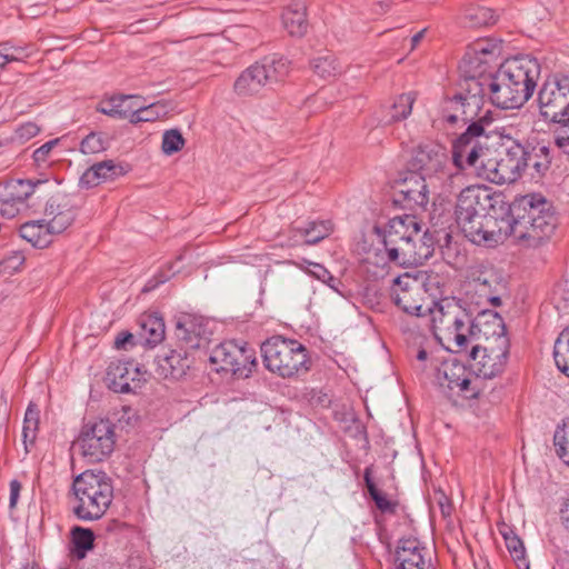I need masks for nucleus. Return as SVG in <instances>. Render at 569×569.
Instances as JSON below:
<instances>
[{
    "label": "nucleus",
    "mask_w": 569,
    "mask_h": 569,
    "mask_svg": "<svg viewBox=\"0 0 569 569\" xmlns=\"http://www.w3.org/2000/svg\"><path fill=\"white\" fill-rule=\"evenodd\" d=\"M333 280L335 281H326L325 283L330 287L333 291L338 292L341 295L340 290H339V287L342 284L340 279L336 278L333 276Z\"/></svg>",
    "instance_id": "61"
},
{
    "label": "nucleus",
    "mask_w": 569,
    "mask_h": 569,
    "mask_svg": "<svg viewBox=\"0 0 569 569\" xmlns=\"http://www.w3.org/2000/svg\"><path fill=\"white\" fill-rule=\"evenodd\" d=\"M240 352L241 357H237L238 363L234 366L239 367L240 370L231 373L238 378H248L257 367L256 351L244 342L240 345Z\"/></svg>",
    "instance_id": "45"
},
{
    "label": "nucleus",
    "mask_w": 569,
    "mask_h": 569,
    "mask_svg": "<svg viewBox=\"0 0 569 569\" xmlns=\"http://www.w3.org/2000/svg\"><path fill=\"white\" fill-rule=\"evenodd\" d=\"M266 368L282 378L308 371V350L299 341L273 336L261 345Z\"/></svg>",
    "instance_id": "7"
},
{
    "label": "nucleus",
    "mask_w": 569,
    "mask_h": 569,
    "mask_svg": "<svg viewBox=\"0 0 569 569\" xmlns=\"http://www.w3.org/2000/svg\"><path fill=\"white\" fill-rule=\"evenodd\" d=\"M559 515L561 523L567 530H569V497L561 503Z\"/></svg>",
    "instance_id": "58"
},
{
    "label": "nucleus",
    "mask_w": 569,
    "mask_h": 569,
    "mask_svg": "<svg viewBox=\"0 0 569 569\" xmlns=\"http://www.w3.org/2000/svg\"><path fill=\"white\" fill-rule=\"evenodd\" d=\"M433 237L428 231L423 233L419 231V236L413 241L405 244V248H400V252L395 251L396 259L392 263L400 267L419 266L430 259L433 256Z\"/></svg>",
    "instance_id": "22"
},
{
    "label": "nucleus",
    "mask_w": 569,
    "mask_h": 569,
    "mask_svg": "<svg viewBox=\"0 0 569 569\" xmlns=\"http://www.w3.org/2000/svg\"><path fill=\"white\" fill-rule=\"evenodd\" d=\"M22 486L20 481L12 480L10 481V495H9V508L13 509L18 502V499L20 497Z\"/></svg>",
    "instance_id": "57"
},
{
    "label": "nucleus",
    "mask_w": 569,
    "mask_h": 569,
    "mask_svg": "<svg viewBox=\"0 0 569 569\" xmlns=\"http://www.w3.org/2000/svg\"><path fill=\"white\" fill-rule=\"evenodd\" d=\"M40 131V128L33 122H26L14 129V134L10 138L12 141L23 143L24 141L33 138Z\"/></svg>",
    "instance_id": "52"
},
{
    "label": "nucleus",
    "mask_w": 569,
    "mask_h": 569,
    "mask_svg": "<svg viewBox=\"0 0 569 569\" xmlns=\"http://www.w3.org/2000/svg\"><path fill=\"white\" fill-rule=\"evenodd\" d=\"M506 547L518 569H530L522 540L512 531L502 532Z\"/></svg>",
    "instance_id": "42"
},
{
    "label": "nucleus",
    "mask_w": 569,
    "mask_h": 569,
    "mask_svg": "<svg viewBox=\"0 0 569 569\" xmlns=\"http://www.w3.org/2000/svg\"><path fill=\"white\" fill-rule=\"evenodd\" d=\"M192 363L189 350L177 347L156 358V373L163 379L178 380L186 376Z\"/></svg>",
    "instance_id": "23"
},
{
    "label": "nucleus",
    "mask_w": 569,
    "mask_h": 569,
    "mask_svg": "<svg viewBox=\"0 0 569 569\" xmlns=\"http://www.w3.org/2000/svg\"><path fill=\"white\" fill-rule=\"evenodd\" d=\"M71 541L73 545V555L78 559H83L87 552L93 549L94 533L89 528L76 526L71 530Z\"/></svg>",
    "instance_id": "39"
},
{
    "label": "nucleus",
    "mask_w": 569,
    "mask_h": 569,
    "mask_svg": "<svg viewBox=\"0 0 569 569\" xmlns=\"http://www.w3.org/2000/svg\"><path fill=\"white\" fill-rule=\"evenodd\" d=\"M540 63L530 56L507 59L485 84L486 96L500 109H518L533 94Z\"/></svg>",
    "instance_id": "4"
},
{
    "label": "nucleus",
    "mask_w": 569,
    "mask_h": 569,
    "mask_svg": "<svg viewBox=\"0 0 569 569\" xmlns=\"http://www.w3.org/2000/svg\"><path fill=\"white\" fill-rule=\"evenodd\" d=\"M46 179H11L2 184V218L12 219L29 208L27 200L41 186L48 183Z\"/></svg>",
    "instance_id": "14"
},
{
    "label": "nucleus",
    "mask_w": 569,
    "mask_h": 569,
    "mask_svg": "<svg viewBox=\"0 0 569 569\" xmlns=\"http://www.w3.org/2000/svg\"><path fill=\"white\" fill-rule=\"evenodd\" d=\"M134 346V337L128 331H121L114 340V347L117 349H128V347Z\"/></svg>",
    "instance_id": "56"
},
{
    "label": "nucleus",
    "mask_w": 569,
    "mask_h": 569,
    "mask_svg": "<svg viewBox=\"0 0 569 569\" xmlns=\"http://www.w3.org/2000/svg\"><path fill=\"white\" fill-rule=\"evenodd\" d=\"M186 143L184 138L178 129H170L163 132L161 149L167 156L180 151Z\"/></svg>",
    "instance_id": "48"
},
{
    "label": "nucleus",
    "mask_w": 569,
    "mask_h": 569,
    "mask_svg": "<svg viewBox=\"0 0 569 569\" xmlns=\"http://www.w3.org/2000/svg\"><path fill=\"white\" fill-rule=\"evenodd\" d=\"M264 88L268 86L257 63L243 70L233 84L236 93L241 97L257 94Z\"/></svg>",
    "instance_id": "31"
},
{
    "label": "nucleus",
    "mask_w": 569,
    "mask_h": 569,
    "mask_svg": "<svg viewBox=\"0 0 569 569\" xmlns=\"http://www.w3.org/2000/svg\"><path fill=\"white\" fill-rule=\"evenodd\" d=\"M450 160L446 148L433 143H421L413 149L410 160L408 161L409 171L425 179H435Z\"/></svg>",
    "instance_id": "16"
},
{
    "label": "nucleus",
    "mask_w": 569,
    "mask_h": 569,
    "mask_svg": "<svg viewBox=\"0 0 569 569\" xmlns=\"http://www.w3.org/2000/svg\"><path fill=\"white\" fill-rule=\"evenodd\" d=\"M419 231L421 226L415 216H398L389 220L383 230L382 243L390 263L396 259L395 251L400 252V248L413 241L419 236Z\"/></svg>",
    "instance_id": "15"
},
{
    "label": "nucleus",
    "mask_w": 569,
    "mask_h": 569,
    "mask_svg": "<svg viewBox=\"0 0 569 569\" xmlns=\"http://www.w3.org/2000/svg\"><path fill=\"white\" fill-rule=\"evenodd\" d=\"M308 272L323 283L326 281H335L333 276L320 263H311Z\"/></svg>",
    "instance_id": "55"
},
{
    "label": "nucleus",
    "mask_w": 569,
    "mask_h": 569,
    "mask_svg": "<svg viewBox=\"0 0 569 569\" xmlns=\"http://www.w3.org/2000/svg\"><path fill=\"white\" fill-rule=\"evenodd\" d=\"M522 173L527 172L531 179L539 180L550 170L552 162V148L543 141H518Z\"/></svg>",
    "instance_id": "18"
},
{
    "label": "nucleus",
    "mask_w": 569,
    "mask_h": 569,
    "mask_svg": "<svg viewBox=\"0 0 569 569\" xmlns=\"http://www.w3.org/2000/svg\"><path fill=\"white\" fill-rule=\"evenodd\" d=\"M425 273L411 274L406 272L393 279L390 289V296L393 303L408 315L426 317L430 309L431 301L426 300V279Z\"/></svg>",
    "instance_id": "10"
},
{
    "label": "nucleus",
    "mask_w": 569,
    "mask_h": 569,
    "mask_svg": "<svg viewBox=\"0 0 569 569\" xmlns=\"http://www.w3.org/2000/svg\"><path fill=\"white\" fill-rule=\"evenodd\" d=\"M316 74L323 79L333 78L342 72V67L332 53H326L313 58L310 62Z\"/></svg>",
    "instance_id": "40"
},
{
    "label": "nucleus",
    "mask_w": 569,
    "mask_h": 569,
    "mask_svg": "<svg viewBox=\"0 0 569 569\" xmlns=\"http://www.w3.org/2000/svg\"><path fill=\"white\" fill-rule=\"evenodd\" d=\"M264 77L268 89H272L282 82L290 71V61L281 54L274 53L256 62Z\"/></svg>",
    "instance_id": "26"
},
{
    "label": "nucleus",
    "mask_w": 569,
    "mask_h": 569,
    "mask_svg": "<svg viewBox=\"0 0 569 569\" xmlns=\"http://www.w3.org/2000/svg\"><path fill=\"white\" fill-rule=\"evenodd\" d=\"M38 427V410L29 407L26 411L23 421V437L24 439L36 437V430Z\"/></svg>",
    "instance_id": "53"
},
{
    "label": "nucleus",
    "mask_w": 569,
    "mask_h": 569,
    "mask_svg": "<svg viewBox=\"0 0 569 569\" xmlns=\"http://www.w3.org/2000/svg\"><path fill=\"white\" fill-rule=\"evenodd\" d=\"M486 89L479 80H466V87L451 97H446L440 103V119L449 126H467L452 144L465 142L468 147H481L482 140H488L493 122L492 112L485 108Z\"/></svg>",
    "instance_id": "2"
},
{
    "label": "nucleus",
    "mask_w": 569,
    "mask_h": 569,
    "mask_svg": "<svg viewBox=\"0 0 569 569\" xmlns=\"http://www.w3.org/2000/svg\"><path fill=\"white\" fill-rule=\"evenodd\" d=\"M509 353V342L506 338H498L496 346L481 348L473 346L469 358L470 370L483 379H492L501 373L506 367Z\"/></svg>",
    "instance_id": "13"
},
{
    "label": "nucleus",
    "mask_w": 569,
    "mask_h": 569,
    "mask_svg": "<svg viewBox=\"0 0 569 569\" xmlns=\"http://www.w3.org/2000/svg\"><path fill=\"white\" fill-rule=\"evenodd\" d=\"M538 103L540 116L553 123L569 114V74L556 73L547 79L539 91Z\"/></svg>",
    "instance_id": "12"
},
{
    "label": "nucleus",
    "mask_w": 569,
    "mask_h": 569,
    "mask_svg": "<svg viewBox=\"0 0 569 569\" xmlns=\"http://www.w3.org/2000/svg\"><path fill=\"white\" fill-rule=\"evenodd\" d=\"M427 316L430 317L431 330L439 341H453L457 350L462 351L475 335V310L463 300L446 297L432 300Z\"/></svg>",
    "instance_id": "5"
},
{
    "label": "nucleus",
    "mask_w": 569,
    "mask_h": 569,
    "mask_svg": "<svg viewBox=\"0 0 569 569\" xmlns=\"http://www.w3.org/2000/svg\"><path fill=\"white\" fill-rule=\"evenodd\" d=\"M553 445L558 457L569 466V418L555 431Z\"/></svg>",
    "instance_id": "47"
},
{
    "label": "nucleus",
    "mask_w": 569,
    "mask_h": 569,
    "mask_svg": "<svg viewBox=\"0 0 569 569\" xmlns=\"http://www.w3.org/2000/svg\"><path fill=\"white\" fill-rule=\"evenodd\" d=\"M553 358L557 368L569 377V325L559 333L555 341Z\"/></svg>",
    "instance_id": "41"
},
{
    "label": "nucleus",
    "mask_w": 569,
    "mask_h": 569,
    "mask_svg": "<svg viewBox=\"0 0 569 569\" xmlns=\"http://www.w3.org/2000/svg\"><path fill=\"white\" fill-rule=\"evenodd\" d=\"M44 220L50 223L52 231L62 233L76 219L74 207L70 197L62 192L53 193L43 209Z\"/></svg>",
    "instance_id": "21"
},
{
    "label": "nucleus",
    "mask_w": 569,
    "mask_h": 569,
    "mask_svg": "<svg viewBox=\"0 0 569 569\" xmlns=\"http://www.w3.org/2000/svg\"><path fill=\"white\" fill-rule=\"evenodd\" d=\"M373 467L369 466L365 469L363 479L366 488L370 498L373 500L377 509L385 515H395L397 512L398 502L390 500L387 496L378 489L376 482L372 479Z\"/></svg>",
    "instance_id": "34"
},
{
    "label": "nucleus",
    "mask_w": 569,
    "mask_h": 569,
    "mask_svg": "<svg viewBox=\"0 0 569 569\" xmlns=\"http://www.w3.org/2000/svg\"><path fill=\"white\" fill-rule=\"evenodd\" d=\"M307 6L303 0H298L288 6L282 13V24L292 37H302L307 33Z\"/></svg>",
    "instance_id": "29"
},
{
    "label": "nucleus",
    "mask_w": 569,
    "mask_h": 569,
    "mask_svg": "<svg viewBox=\"0 0 569 569\" xmlns=\"http://www.w3.org/2000/svg\"><path fill=\"white\" fill-rule=\"evenodd\" d=\"M501 239L512 236L528 247H538L549 238L556 228V217L551 204L540 193H529L507 201L503 210Z\"/></svg>",
    "instance_id": "3"
},
{
    "label": "nucleus",
    "mask_w": 569,
    "mask_h": 569,
    "mask_svg": "<svg viewBox=\"0 0 569 569\" xmlns=\"http://www.w3.org/2000/svg\"><path fill=\"white\" fill-rule=\"evenodd\" d=\"M471 50L481 62H489V59L498 58L501 54V41L492 39L477 40Z\"/></svg>",
    "instance_id": "46"
},
{
    "label": "nucleus",
    "mask_w": 569,
    "mask_h": 569,
    "mask_svg": "<svg viewBox=\"0 0 569 569\" xmlns=\"http://www.w3.org/2000/svg\"><path fill=\"white\" fill-rule=\"evenodd\" d=\"M80 150L84 154H94L106 150V142L98 133L91 132L82 139Z\"/></svg>",
    "instance_id": "50"
},
{
    "label": "nucleus",
    "mask_w": 569,
    "mask_h": 569,
    "mask_svg": "<svg viewBox=\"0 0 569 569\" xmlns=\"http://www.w3.org/2000/svg\"><path fill=\"white\" fill-rule=\"evenodd\" d=\"M396 202L402 203L410 210L426 209L429 202V186L423 176L412 171L398 183Z\"/></svg>",
    "instance_id": "20"
},
{
    "label": "nucleus",
    "mask_w": 569,
    "mask_h": 569,
    "mask_svg": "<svg viewBox=\"0 0 569 569\" xmlns=\"http://www.w3.org/2000/svg\"><path fill=\"white\" fill-rule=\"evenodd\" d=\"M332 229L330 220H321L310 221L306 227H295L292 231L299 233L307 244H316L327 238L332 232Z\"/></svg>",
    "instance_id": "35"
},
{
    "label": "nucleus",
    "mask_w": 569,
    "mask_h": 569,
    "mask_svg": "<svg viewBox=\"0 0 569 569\" xmlns=\"http://www.w3.org/2000/svg\"><path fill=\"white\" fill-rule=\"evenodd\" d=\"M72 490L78 502L73 512L84 521L100 519L113 500L112 480L103 471L86 470L78 475Z\"/></svg>",
    "instance_id": "6"
},
{
    "label": "nucleus",
    "mask_w": 569,
    "mask_h": 569,
    "mask_svg": "<svg viewBox=\"0 0 569 569\" xmlns=\"http://www.w3.org/2000/svg\"><path fill=\"white\" fill-rule=\"evenodd\" d=\"M505 194L488 188L466 187L457 198L455 214L465 237L475 244L495 247L501 241Z\"/></svg>",
    "instance_id": "1"
},
{
    "label": "nucleus",
    "mask_w": 569,
    "mask_h": 569,
    "mask_svg": "<svg viewBox=\"0 0 569 569\" xmlns=\"http://www.w3.org/2000/svg\"><path fill=\"white\" fill-rule=\"evenodd\" d=\"M497 293L498 291L489 295H483L482 297L479 298L480 300L477 301L476 303L480 305L481 302H489L491 306L498 307L501 305V299Z\"/></svg>",
    "instance_id": "59"
},
{
    "label": "nucleus",
    "mask_w": 569,
    "mask_h": 569,
    "mask_svg": "<svg viewBox=\"0 0 569 569\" xmlns=\"http://www.w3.org/2000/svg\"><path fill=\"white\" fill-rule=\"evenodd\" d=\"M166 328L161 318L147 316L141 320V337L146 343L154 347L164 339Z\"/></svg>",
    "instance_id": "38"
},
{
    "label": "nucleus",
    "mask_w": 569,
    "mask_h": 569,
    "mask_svg": "<svg viewBox=\"0 0 569 569\" xmlns=\"http://www.w3.org/2000/svg\"><path fill=\"white\" fill-rule=\"evenodd\" d=\"M76 445L88 462L96 463L104 460L114 449V425L109 419H100L84 425Z\"/></svg>",
    "instance_id": "11"
},
{
    "label": "nucleus",
    "mask_w": 569,
    "mask_h": 569,
    "mask_svg": "<svg viewBox=\"0 0 569 569\" xmlns=\"http://www.w3.org/2000/svg\"><path fill=\"white\" fill-rule=\"evenodd\" d=\"M123 173L121 166L116 164L112 160H104L89 167L80 177L79 184L89 189Z\"/></svg>",
    "instance_id": "27"
},
{
    "label": "nucleus",
    "mask_w": 569,
    "mask_h": 569,
    "mask_svg": "<svg viewBox=\"0 0 569 569\" xmlns=\"http://www.w3.org/2000/svg\"><path fill=\"white\" fill-rule=\"evenodd\" d=\"M19 234L33 247L46 248L51 243L52 236L59 233L52 231L50 223L41 219L23 223L19 229Z\"/></svg>",
    "instance_id": "30"
},
{
    "label": "nucleus",
    "mask_w": 569,
    "mask_h": 569,
    "mask_svg": "<svg viewBox=\"0 0 569 569\" xmlns=\"http://www.w3.org/2000/svg\"><path fill=\"white\" fill-rule=\"evenodd\" d=\"M139 375V368L132 361H112L107 369L106 383L114 392L128 393L132 391L131 382Z\"/></svg>",
    "instance_id": "25"
},
{
    "label": "nucleus",
    "mask_w": 569,
    "mask_h": 569,
    "mask_svg": "<svg viewBox=\"0 0 569 569\" xmlns=\"http://www.w3.org/2000/svg\"><path fill=\"white\" fill-rule=\"evenodd\" d=\"M208 326L209 321L201 316L190 313L180 316L174 328L177 347L187 350L206 347L212 335Z\"/></svg>",
    "instance_id": "17"
},
{
    "label": "nucleus",
    "mask_w": 569,
    "mask_h": 569,
    "mask_svg": "<svg viewBox=\"0 0 569 569\" xmlns=\"http://www.w3.org/2000/svg\"><path fill=\"white\" fill-rule=\"evenodd\" d=\"M497 20L496 12L487 7L471 4L465 9L463 23L470 28H479L493 24Z\"/></svg>",
    "instance_id": "37"
},
{
    "label": "nucleus",
    "mask_w": 569,
    "mask_h": 569,
    "mask_svg": "<svg viewBox=\"0 0 569 569\" xmlns=\"http://www.w3.org/2000/svg\"><path fill=\"white\" fill-rule=\"evenodd\" d=\"M397 569H417L431 562L430 551L416 538L401 539L396 550Z\"/></svg>",
    "instance_id": "24"
},
{
    "label": "nucleus",
    "mask_w": 569,
    "mask_h": 569,
    "mask_svg": "<svg viewBox=\"0 0 569 569\" xmlns=\"http://www.w3.org/2000/svg\"><path fill=\"white\" fill-rule=\"evenodd\" d=\"M416 358L419 361H426L428 359V352L423 348H421L418 350Z\"/></svg>",
    "instance_id": "63"
},
{
    "label": "nucleus",
    "mask_w": 569,
    "mask_h": 569,
    "mask_svg": "<svg viewBox=\"0 0 569 569\" xmlns=\"http://www.w3.org/2000/svg\"><path fill=\"white\" fill-rule=\"evenodd\" d=\"M480 151L481 147H468L465 142L451 146L450 160L435 178L440 181L443 192L452 193L466 188L467 176L477 174Z\"/></svg>",
    "instance_id": "9"
},
{
    "label": "nucleus",
    "mask_w": 569,
    "mask_h": 569,
    "mask_svg": "<svg viewBox=\"0 0 569 569\" xmlns=\"http://www.w3.org/2000/svg\"><path fill=\"white\" fill-rule=\"evenodd\" d=\"M21 569H34V566L27 562V563L22 565Z\"/></svg>",
    "instance_id": "64"
},
{
    "label": "nucleus",
    "mask_w": 569,
    "mask_h": 569,
    "mask_svg": "<svg viewBox=\"0 0 569 569\" xmlns=\"http://www.w3.org/2000/svg\"><path fill=\"white\" fill-rule=\"evenodd\" d=\"M500 287L499 277L492 269L475 268L468 278V288L479 295H489L498 291Z\"/></svg>",
    "instance_id": "33"
},
{
    "label": "nucleus",
    "mask_w": 569,
    "mask_h": 569,
    "mask_svg": "<svg viewBox=\"0 0 569 569\" xmlns=\"http://www.w3.org/2000/svg\"><path fill=\"white\" fill-rule=\"evenodd\" d=\"M59 142H60L59 138L49 140L33 151L32 158H33L34 164L38 168H42L48 164L50 153H51L52 149L59 144Z\"/></svg>",
    "instance_id": "51"
},
{
    "label": "nucleus",
    "mask_w": 569,
    "mask_h": 569,
    "mask_svg": "<svg viewBox=\"0 0 569 569\" xmlns=\"http://www.w3.org/2000/svg\"><path fill=\"white\" fill-rule=\"evenodd\" d=\"M560 127L555 132V144L567 156H569V113L558 120Z\"/></svg>",
    "instance_id": "49"
},
{
    "label": "nucleus",
    "mask_w": 569,
    "mask_h": 569,
    "mask_svg": "<svg viewBox=\"0 0 569 569\" xmlns=\"http://www.w3.org/2000/svg\"><path fill=\"white\" fill-rule=\"evenodd\" d=\"M124 523L123 522H120L116 519H112L110 521H108L107 526H106V530L107 531H118V530H121L122 528H124Z\"/></svg>",
    "instance_id": "60"
},
{
    "label": "nucleus",
    "mask_w": 569,
    "mask_h": 569,
    "mask_svg": "<svg viewBox=\"0 0 569 569\" xmlns=\"http://www.w3.org/2000/svg\"><path fill=\"white\" fill-rule=\"evenodd\" d=\"M425 32L426 30H421L419 32H417L412 38H411V44H412V48H415L420 41L421 39L423 38L425 36Z\"/></svg>",
    "instance_id": "62"
},
{
    "label": "nucleus",
    "mask_w": 569,
    "mask_h": 569,
    "mask_svg": "<svg viewBox=\"0 0 569 569\" xmlns=\"http://www.w3.org/2000/svg\"><path fill=\"white\" fill-rule=\"evenodd\" d=\"M140 96H116L102 102L98 111L117 119L131 120L132 109L136 101H140Z\"/></svg>",
    "instance_id": "32"
},
{
    "label": "nucleus",
    "mask_w": 569,
    "mask_h": 569,
    "mask_svg": "<svg viewBox=\"0 0 569 569\" xmlns=\"http://www.w3.org/2000/svg\"><path fill=\"white\" fill-rule=\"evenodd\" d=\"M415 101L416 94L413 92L398 96L390 107L388 122H397L407 119L411 114Z\"/></svg>",
    "instance_id": "43"
},
{
    "label": "nucleus",
    "mask_w": 569,
    "mask_h": 569,
    "mask_svg": "<svg viewBox=\"0 0 569 569\" xmlns=\"http://www.w3.org/2000/svg\"><path fill=\"white\" fill-rule=\"evenodd\" d=\"M136 101L131 113L130 123L137 124L140 122L154 121L168 113V106L163 101L152 102L148 106H143Z\"/></svg>",
    "instance_id": "36"
},
{
    "label": "nucleus",
    "mask_w": 569,
    "mask_h": 569,
    "mask_svg": "<svg viewBox=\"0 0 569 569\" xmlns=\"http://www.w3.org/2000/svg\"><path fill=\"white\" fill-rule=\"evenodd\" d=\"M437 381L442 388L455 391L466 399L478 397V389L472 386L469 372L465 365L457 359L446 360L437 370Z\"/></svg>",
    "instance_id": "19"
},
{
    "label": "nucleus",
    "mask_w": 569,
    "mask_h": 569,
    "mask_svg": "<svg viewBox=\"0 0 569 569\" xmlns=\"http://www.w3.org/2000/svg\"><path fill=\"white\" fill-rule=\"evenodd\" d=\"M24 262V256L21 251H11L10 256L2 259V273L10 274L18 271Z\"/></svg>",
    "instance_id": "54"
},
{
    "label": "nucleus",
    "mask_w": 569,
    "mask_h": 569,
    "mask_svg": "<svg viewBox=\"0 0 569 569\" xmlns=\"http://www.w3.org/2000/svg\"><path fill=\"white\" fill-rule=\"evenodd\" d=\"M27 56L24 48L14 47L8 41L2 42V70L6 69L7 64L14 63L17 66L16 70L22 74L27 68L24 61Z\"/></svg>",
    "instance_id": "44"
},
{
    "label": "nucleus",
    "mask_w": 569,
    "mask_h": 569,
    "mask_svg": "<svg viewBox=\"0 0 569 569\" xmlns=\"http://www.w3.org/2000/svg\"><path fill=\"white\" fill-rule=\"evenodd\" d=\"M237 357H241L240 345L236 341H224L212 350L210 362L217 366V371L237 372L240 370L239 367H234L238 363Z\"/></svg>",
    "instance_id": "28"
},
{
    "label": "nucleus",
    "mask_w": 569,
    "mask_h": 569,
    "mask_svg": "<svg viewBox=\"0 0 569 569\" xmlns=\"http://www.w3.org/2000/svg\"><path fill=\"white\" fill-rule=\"evenodd\" d=\"M481 142V151L477 161V176L496 184H505L517 181L522 176L520 161V149L517 140H510L505 144L503 153L499 157H491L485 143Z\"/></svg>",
    "instance_id": "8"
}]
</instances>
